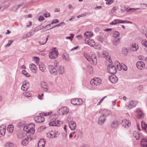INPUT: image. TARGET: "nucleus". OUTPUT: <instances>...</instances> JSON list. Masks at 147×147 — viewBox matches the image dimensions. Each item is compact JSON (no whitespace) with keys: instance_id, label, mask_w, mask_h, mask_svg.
I'll use <instances>...</instances> for the list:
<instances>
[{"instance_id":"obj_1","label":"nucleus","mask_w":147,"mask_h":147,"mask_svg":"<svg viewBox=\"0 0 147 147\" xmlns=\"http://www.w3.org/2000/svg\"><path fill=\"white\" fill-rule=\"evenodd\" d=\"M35 125L34 124L31 123L29 124L28 125H26L24 126L23 128L24 131H27V133L29 134L30 136L31 135H33L35 132Z\"/></svg>"},{"instance_id":"obj_2","label":"nucleus","mask_w":147,"mask_h":147,"mask_svg":"<svg viewBox=\"0 0 147 147\" xmlns=\"http://www.w3.org/2000/svg\"><path fill=\"white\" fill-rule=\"evenodd\" d=\"M69 111V108L67 107H62L58 110V112L61 115L67 114Z\"/></svg>"},{"instance_id":"obj_3","label":"nucleus","mask_w":147,"mask_h":147,"mask_svg":"<svg viewBox=\"0 0 147 147\" xmlns=\"http://www.w3.org/2000/svg\"><path fill=\"white\" fill-rule=\"evenodd\" d=\"M101 82V80L100 78L95 77L91 80L90 83L92 86H97L100 84Z\"/></svg>"},{"instance_id":"obj_4","label":"nucleus","mask_w":147,"mask_h":147,"mask_svg":"<svg viewBox=\"0 0 147 147\" xmlns=\"http://www.w3.org/2000/svg\"><path fill=\"white\" fill-rule=\"evenodd\" d=\"M125 23L132 24V22L130 21H127V20H122L119 19H116L114 20L111 22L110 23V24L116 25L117 24L123 23Z\"/></svg>"},{"instance_id":"obj_5","label":"nucleus","mask_w":147,"mask_h":147,"mask_svg":"<svg viewBox=\"0 0 147 147\" xmlns=\"http://www.w3.org/2000/svg\"><path fill=\"white\" fill-rule=\"evenodd\" d=\"M71 103L75 105H80L83 103V101L81 99L73 98L71 99Z\"/></svg>"},{"instance_id":"obj_6","label":"nucleus","mask_w":147,"mask_h":147,"mask_svg":"<svg viewBox=\"0 0 147 147\" xmlns=\"http://www.w3.org/2000/svg\"><path fill=\"white\" fill-rule=\"evenodd\" d=\"M42 114V113H40V116H36L34 118V120L36 122L38 123H41L44 121L45 119L43 117L41 116Z\"/></svg>"},{"instance_id":"obj_7","label":"nucleus","mask_w":147,"mask_h":147,"mask_svg":"<svg viewBox=\"0 0 147 147\" xmlns=\"http://www.w3.org/2000/svg\"><path fill=\"white\" fill-rule=\"evenodd\" d=\"M108 71L110 73L114 74L116 72L117 69L116 67L112 65H110L108 68Z\"/></svg>"},{"instance_id":"obj_8","label":"nucleus","mask_w":147,"mask_h":147,"mask_svg":"<svg viewBox=\"0 0 147 147\" xmlns=\"http://www.w3.org/2000/svg\"><path fill=\"white\" fill-rule=\"evenodd\" d=\"M6 126L3 124L0 126V137H2L5 134Z\"/></svg>"},{"instance_id":"obj_9","label":"nucleus","mask_w":147,"mask_h":147,"mask_svg":"<svg viewBox=\"0 0 147 147\" xmlns=\"http://www.w3.org/2000/svg\"><path fill=\"white\" fill-rule=\"evenodd\" d=\"M137 67L139 69H143L145 67V64L142 61H138L136 64Z\"/></svg>"},{"instance_id":"obj_10","label":"nucleus","mask_w":147,"mask_h":147,"mask_svg":"<svg viewBox=\"0 0 147 147\" xmlns=\"http://www.w3.org/2000/svg\"><path fill=\"white\" fill-rule=\"evenodd\" d=\"M109 79L110 81L113 84L116 83L118 80L117 78L115 75H113L110 76Z\"/></svg>"},{"instance_id":"obj_11","label":"nucleus","mask_w":147,"mask_h":147,"mask_svg":"<svg viewBox=\"0 0 147 147\" xmlns=\"http://www.w3.org/2000/svg\"><path fill=\"white\" fill-rule=\"evenodd\" d=\"M46 136L49 138H53L55 137V130H51L47 133Z\"/></svg>"},{"instance_id":"obj_12","label":"nucleus","mask_w":147,"mask_h":147,"mask_svg":"<svg viewBox=\"0 0 147 147\" xmlns=\"http://www.w3.org/2000/svg\"><path fill=\"white\" fill-rule=\"evenodd\" d=\"M29 88V83L26 81L24 82L21 89L24 91L27 90Z\"/></svg>"},{"instance_id":"obj_13","label":"nucleus","mask_w":147,"mask_h":147,"mask_svg":"<svg viewBox=\"0 0 147 147\" xmlns=\"http://www.w3.org/2000/svg\"><path fill=\"white\" fill-rule=\"evenodd\" d=\"M49 56L51 59H55V47L53 48L51 50V51L49 54Z\"/></svg>"},{"instance_id":"obj_14","label":"nucleus","mask_w":147,"mask_h":147,"mask_svg":"<svg viewBox=\"0 0 147 147\" xmlns=\"http://www.w3.org/2000/svg\"><path fill=\"white\" fill-rule=\"evenodd\" d=\"M106 118V117L104 116H100L98 119V124L100 125H102L105 121Z\"/></svg>"},{"instance_id":"obj_15","label":"nucleus","mask_w":147,"mask_h":147,"mask_svg":"<svg viewBox=\"0 0 147 147\" xmlns=\"http://www.w3.org/2000/svg\"><path fill=\"white\" fill-rule=\"evenodd\" d=\"M112 114L110 110L104 109L102 111V115L105 117H107L109 115H111Z\"/></svg>"},{"instance_id":"obj_16","label":"nucleus","mask_w":147,"mask_h":147,"mask_svg":"<svg viewBox=\"0 0 147 147\" xmlns=\"http://www.w3.org/2000/svg\"><path fill=\"white\" fill-rule=\"evenodd\" d=\"M135 106V102L134 101L132 100L129 102L128 105L127 106V109H129L134 107Z\"/></svg>"},{"instance_id":"obj_17","label":"nucleus","mask_w":147,"mask_h":147,"mask_svg":"<svg viewBox=\"0 0 147 147\" xmlns=\"http://www.w3.org/2000/svg\"><path fill=\"white\" fill-rule=\"evenodd\" d=\"M91 59L94 65H96L97 63V59L96 55L95 53H93L91 55Z\"/></svg>"},{"instance_id":"obj_18","label":"nucleus","mask_w":147,"mask_h":147,"mask_svg":"<svg viewBox=\"0 0 147 147\" xmlns=\"http://www.w3.org/2000/svg\"><path fill=\"white\" fill-rule=\"evenodd\" d=\"M30 69L34 73H36L37 71V67L35 64H30L29 65Z\"/></svg>"},{"instance_id":"obj_19","label":"nucleus","mask_w":147,"mask_h":147,"mask_svg":"<svg viewBox=\"0 0 147 147\" xmlns=\"http://www.w3.org/2000/svg\"><path fill=\"white\" fill-rule=\"evenodd\" d=\"M69 126L71 130H73L75 129L76 127V124L73 121H71L69 123Z\"/></svg>"},{"instance_id":"obj_20","label":"nucleus","mask_w":147,"mask_h":147,"mask_svg":"<svg viewBox=\"0 0 147 147\" xmlns=\"http://www.w3.org/2000/svg\"><path fill=\"white\" fill-rule=\"evenodd\" d=\"M41 84L43 90L46 91H47L48 90V86L45 82H41Z\"/></svg>"},{"instance_id":"obj_21","label":"nucleus","mask_w":147,"mask_h":147,"mask_svg":"<svg viewBox=\"0 0 147 147\" xmlns=\"http://www.w3.org/2000/svg\"><path fill=\"white\" fill-rule=\"evenodd\" d=\"M45 144V141L44 139H40L38 143V147H44Z\"/></svg>"},{"instance_id":"obj_22","label":"nucleus","mask_w":147,"mask_h":147,"mask_svg":"<svg viewBox=\"0 0 147 147\" xmlns=\"http://www.w3.org/2000/svg\"><path fill=\"white\" fill-rule=\"evenodd\" d=\"M48 68L49 69V71L51 74L55 76V68L54 67L51 65H49Z\"/></svg>"},{"instance_id":"obj_23","label":"nucleus","mask_w":147,"mask_h":147,"mask_svg":"<svg viewBox=\"0 0 147 147\" xmlns=\"http://www.w3.org/2000/svg\"><path fill=\"white\" fill-rule=\"evenodd\" d=\"M30 139V140H32V139L30 136L28 137L27 138L25 139L22 141V144L23 146H25L27 145L28 143V140Z\"/></svg>"},{"instance_id":"obj_24","label":"nucleus","mask_w":147,"mask_h":147,"mask_svg":"<svg viewBox=\"0 0 147 147\" xmlns=\"http://www.w3.org/2000/svg\"><path fill=\"white\" fill-rule=\"evenodd\" d=\"M131 46V47H130V49L134 51H136L138 49V45H136L135 43H132Z\"/></svg>"},{"instance_id":"obj_25","label":"nucleus","mask_w":147,"mask_h":147,"mask_svg":"<svg viewBox=\"0 0 147 147\" xmlns=\"http://www.w3.org/2000/svg\"><path fill=\"white\" fill-rule=\"evenodd\" d=\"M141 145L142 147H147V139H142L141 142Z\"/></svg>"},{"instance_id":"obj_26","label":"nucleus","mask_w":147,"mask_h":147,"mask_svg":"<svg viewBox=\"0 0 147 147\" xmlns=\"http://www.w3.org/2000/svg\"><path fill=\"white\" fill-rule=\"evenodd\" d=\"M102 55L105 58H108L109 59L108 61L110 63H111V61H111L110 59V57L108 55V53L105 51H104L102 52Z\"/></svg>"},{"instance_id":"obj_27","label":"nucleus","mask_w":147,"mask_h":147,"mask_svg":"<svg viewBox=\"0 0 147 147\" xmlns=\"http://www.w3.org/2000/svg\"><path fill=\"white\" fill-rule=\"evenodd\" d=\"M57 71L60 74H63L64 72V68L63 67L60 65L58 68Z\"/></svg>"},{"instance_id":"obj_28","label":"nucleus","mask_w":147,"mask_h":147,"mask_svg":"<svg viewBox=\"0 0 147 147\" xmlns=\"http://www.w3.org/2000/svg\"><path fill=\"white\" fill-rule=\"evenodd\" d=\"M120 124L119 122L117 121H114L111 124V126L113 128H115L118 126Z\"/></svg>"},{"instance_id":"obj_29","label":"nucleus","mask_w":147,"mask_h":147,"mask_svg":"<svg viewBox=\"0 0 147 147\" xmlns=\"http://www.w3.org/2000/svg\"><path fill=\"white\" fill-rule=\"evenodd\" d=\"M84 35L86 38L90 37L92 36L93 33L91 32H86L84 33Z\"/></svg>"},{"instance_id":"obj_30","label":"nucleus","mask_w":147,"mask_h":147,"mask_svg":"<svg viewBox=\"0 0 147 147\" xmlns=\"http://www.w3.org/2000/svg\"><path fill=\"white\" fill-rule=\"evenodd\" d=\"M45 28L44 26H42V25H40L35 28L34 29V32L38 31L44 28Z\"/></svg>"},{"instance_id":"obj_31","label":"nucleus","mask_w":147,"mask_h":147,"mask_svg":"<svg viewBox=\"0 0 147 147\" xmlns=\"http://www.w3.org/2000/svg\"><path fill=\"white\" fill-rule=\"evenodd\" d=\"M14 127L12 125H9L7 127V130L10 133H12L14 130Z\"/></svg>"},{"instance_id":"obj_32","label":"nucleus","mask_w":147,"mask_h":147,"mask_svg":"<svg viewBox=\"0 0 147 147\" xmlns=\"http://www.w3.org/2000/svg\"><path fill=\"white\" fill-rule=\"evenodd\" d=\"M137 111L138 114V118L140 119L143 117L144 114L141 110H138Z\"/></svg>"},{"instance_id":"obj_33","label":"nucleus","mask_w":147,"mask_h":147,"mask_svg":"<svg viewBox=\"0 0 147 147\" xmlns=\"http://www.w3.org/2000/svg\"><path fill=\"white\" fill-rule=\"evenodd\" d=\"M121 40V38H115L113 41V44L116 45L119 44L120 42V40Z\"/></svg>"},{"instance_id":"obj_34","label":"nucleus","mask_w":147,"mask_h":147,"mask_svg":"<svg viewBox=\"0 0 147 147\" xmlns=\"http://www.w3.org/2000/svg\"><path fill=\"white\" fill-rule=\"evenodd\" d=\"M133 135L137 140H139L140 139V136L138 132H137L136 131H134L133 132Z\"/></svg>"},{"instance_id":"obj_35","label":"nucleus","mask_w":147,"mask_h":147,"mask_svg":"<svg viewBox=\"0 0 147 147\" xmlns=\"http://www.w3.org/2000/svg\"><path fill=\"white\" fill-rule=\"evenodd\" d=\"M39 68L40 71H42L44 72L45 70V65L42 63H40L39 64Z\"/></svg>"},{"instance_id":"obj_36","label":"nucleus","mask_w":147,"mask_h":147,"mask_svg":"<svg viewBox=\"0 0 147 147\" xmlns=\"http://www.w3.org/2000/svg\"><path fill=\"white\" fill-rule=\"evenodd\" d=\"M115 64L117 66V69L119 70H121L122 68V66L120 63L118 61H116Z\"/></svg>"},{"instance_id":"obj_37","label":"nucleus","mask_w":147,"mask_h":147,"mask_svg":"<svg viewBox=\"0 0 147 147\" xmlns=\"http://www.w3.org/2000/svg\"><path fill=\"white\" fill-rule=\"evenodd\" d=\"M84 55L86 59L89 61H91V59L90 56L86 53H84Z\"/></svg>"},{"instance_id":"obj_38","label":"nucleus","mask_w":147,"mask_h":147,"mask_svg":"<svg viewBox=\"0 0 147 147\" xmlns=\"http://www.w3.org/2000/svg\"><path fill=\"white\" fill-rule=\"evenodd\" d=\"M63 58L66 61H69V55L68 54L66 53H64L63 55Z\"/></svg>"},{"instance_id":"obj_39","label":"nucleus","mask_w":147,"mask_h":147,"mask_svg":"<svg viewBox=\"0 0 147 147\" xmlns=\"http://www.w3.org/2000/svg\"><path fill=\"white\" fill-rule=\"evenodd\" d=\"M23 95L24 96L26 97H29L31 96L32 94L30 92H25L24 93Z\"/></svg>"},{"instance_id":"obj_40","label":"nucleus","mask_w":147,"mask_h":147,"mask_svg":"<svg viewBox=\"0 0 147 147\" xmlns=\"http://www.w3.org/2000/svg\"><path fill=\"white\" fill-rule=\"evenodd\" d=\"M120 33L117 31L113 32V36L115 37H117L119 36Z\"/></svg>"},{"instance_id":"obj_41","label":"nucleus","mask_w":147,"mask_h":147,"mask_svg":"<svg viewBox=\"0 0 147 147\" xmlns=\"http://www.w3.org/2000/svg\"><path fill=\"white\" fill-rule=\"evenodd\" d=\"M49 125L50 126H55V119L51 121L49 123Z\"/></svg>"},{"instance_id":"obj_42","label":"nucleus","mask_w":147,"mask_h":147,"mask_svg":"<svg viewBox=\"0 0 147 147\" xmlns=\"http://www.w3.org/2000/svg\"><path fill=\"white\" fill-rule=\"evenodd\" d=\"M141 43L144 46L147 48V40H143L141 41Z\"/></svg>"},{"instance_id":"obj_43","label":"nucleus","mask_w":147,"mask_h":147,"mask_svg":"<svg viewBox=\"0 0 147 147\" xmlns=\"http://www.w3.org/2000/svg\"><path fill=\"white\" fill-rule=\"evenodd\" d=\"M22 74L27 77H30V75L27 73L26 70H23L22 71Z\"/></svg>"},{"instance_id":"obj_44","label":"nucleus","mask_w":147,"mask_h":147,"mask_svg":"<svg viewBox=\"0 0 147 147\" xmlns=\"http://www.w3.org/2000/svg\"><path fill=\"white\" fill-rule=\"evenodd\" d=\"M97 40L101 42H103L104 41L103 37L101 36H99L97 38Z\"/></svg>"},{"instance_id":"obj_45","label":"nucleus","mask_w":147,"mask_h":147,"mask_svg":"<svg viewBox=\"0 0 147 147\" xmlns=\"http://www.w3.org/2000/svg\"><path fill=\"white\" fill-rule=\"evenodd\" d=\"M5 147H14V145L12 143H7L5 145Z\"/></svg>"},{"instance_id":"obj_46","label":"nucleus","mask_w":147,"mask_h":147,"mask_svg":"<svg viewBox=\"0 0 147 147\" xmlns=\"http://www.w3.org/2000/svg\"><path fill=\"white\" fill-rule=\"evenodd\" d=\"M141 124L142 128L143 129L145 130L147 127V124L144 122H143V121H142Z\"/></svg>"},{"instance_id":"obj_47","label":"nucleus","mask_w":147,"mask_h":147,"mask_svg":"<svg viewBox=\"0 0 147 147\" xmlns=\"http://www.w3.org/2000/svg\"><path fill=\"white\" fill-rule=\"evenodd\" d=\"M70 36H67L66 37V39H69L71 41L73 39V38L74 37V35L73 34H70Z\"/></svg>"},{"instance_id":"obj_48","label":"nucleus","mask_w":147,"mask_h":147,"mask_svg":"<svg viewBox=\"0 0 147 147\" xmlns=\"http://www.w3.org/2000/svg\"><path fill=\"white\" fill-rule=\"evenodd\" d=\"M45 128V127L44 126H40L38 129V131L39 132H40L42 131Z\"/></svg>"},{"instance_id":"obj_49","label":"nucleus","mask_w":147,"mask_h":147,"mask_svg":"<svg viewBox=\"0 0 147 147\" xmlns=\"http://www.w3.org/2000/svg\"><path fill=\"white\" fill-rule=\"evenodd\" d=\"M88 69L89 70V73L90 74L93 73V69L92 67L90 66H87Z\"/></svg>"},{"instance_id":"obj_50","label":"nucleus","mask_w":147,"mask_h":147,"mask_svg":"<svg viewBox=\"0 0 147 147\" xmlns=\"http://www.w3.org/2000/svg\"><path fill=\"white\" fill-rule=\"evenodd\" d=\"M122 123L123 124V126L125 125V127H126V125L129 122L128 121L126 120V119H124L122 120Z\"/></svg>"},{"instance_id":"obj_51","label":"nucleus","mask_w":147,"mask_h":147,"mask_svg":"<svg viewBox=\"0 0 147 147\" xmlns=\"http://www.w3.org/2000/svg\"><path fill=\"white\" fill-rule=\"evenodd\" d=\"M62 123L61 121L57 120V122L56 121V126H59L61 125L62 124Z\"/></svg>"},{"instance_id":"obj_52","label":"nucleus","mask_w":147,"mask_h":147,"mask_svg":"<svg viewBox=\"0 0 147 147\" xmlns=\"http://www.w3.org/2000/svg\"><path fill=\"white\" fill-rule=\"evenodd\" d=\"M65 24V22H62L59 24L56 25V27L59 26H62Z\"/></svg>"},{"instance_id":"obj_53","label":"nucleus","mask_w":147,"mask_h":147,"mask_svg":"<svg viewBox=\"0 0 147 147\" xmlns=\"http://www.w3.org/2000/svg\"><path fill=\"white\" fill-rule=\"evenodd\" d=\"M55 23V20H54L53 21L51 22V24H47V25H46L45 26H44V28H46V27H49L51 26V24H53Z\"/></svg>"},{"instance_id":"obj_54","label":"nucleus","mask_w":147,"mask_h":147,"mask_svg":"<svg viewBox=\"0 0 147 147\" xmlns=\"http://www.w3.org/2000/svg\"><path fill=\"white\" fill-rule=\"evenodd\" d=\"M123 54L126 55L128 53V51L127 49H124L123 50Z\"/></svg>"},{"instance_id":"obj_55","label":"nucleus","mask_w":147,"mask_h":147,"mask_svg":"<svg viewBox=\"0 0 147 147\" xmlns=\"http://www.w3.org/2000/svg\"><path fill=\"white\" fill-rule=\"evenodd\" d=\"M18 9V8L17 6V5H16L12 8V10L16 12Z\"/></svg>"},{"instance_id":"obj_56","label":"nucleus","mask_w":147,"mask_h":147,"mask_svg":"<svg viewBox=\"0 0 147 147\" xmlns=\"http://www.w3.org/2000/svg\"><path fill=\"white\" fill-rule=\"evenodd\" d=\"M140 9V8H130L128 10V11H132L133 10H137Z\"/></svg>"},{"instance_id":"obj_57","label":"nucleus","mask_w":147,"mask_h":147,"mask_svg":"<svg viewBox=\"0 0 147 147\" xmlns=\"http://www.w3.org/2000/svg\"><path fill=\"white\" fill-rule=\"evenodd\" d=\"M49 37V36H48L46 38V40L44 42H43V43L41 42V41H39V42L41 45H43L45 44L46 43L47 41L48 40V38Z\"/></svg>"},{"instance_id":"obj_58","label":"nucleus","mask_w":147,"mask_h":147,"mask_svg":"<svg viewBox=\"0 0 147 147\" xmlns=\"http://www.w3.org/2000/svg\"><path fill=\"white\" fill-rule=\"evenodd\" d=\"M18 137L19 138H22L24 137L23 136V135L22 134H19L17 135Z\"/></svg>"},{"instance_id":"obj_59","label":"nucleus","mask_w":147,"mask_h":147,"mask_svg":"<svg viewBox=\"0 0 147 147\" xmlns=\"http://www.w3.org/2000/svg\"><path fill=\"white\" fill-rule=\"evenodd\" d=\"M44 18L42 16H40L38 18V20L39 21H41L44 19Z\"/></svg>"},{"instance_id":"obj_60","label":"nucleus","mask_w":147,"mask_h":147,"mask_svg":"<svg viewBox=\"0 0 147 147\" xmlns=\"http://www.w3.org/2000/svg\"><path fill=\"white\" fill-rule=\"evenodd\" d=\"M33 33H32V32H30L29 33H27V34L28 35V37H30L32 36L33 35Z\"/></svg>"},{"instance_id":"obj_61","label":"nucleus","mask_w":147,"mask_h":147,"mask_svg":"<svg viewBox=\"0 0 147 147\" xmlns=\"http://www.w3.org/2000/svg\"><path fill=\"white\" fill-rule=\"evenodd\" d=\"M44 15L45 17L47 18L49 16V13L47 12L45 13Z\"/></svg>"},{"instance_id":"obj_62","label":"nucleus","mask_w":147,"mask_h":147,"mask_svg":"<svg viewBox=\"0 0 147 147\" xmlns=\"http://www.w3.org/2000/svg\"><path fill=\"white\" fill-rule=\"evenodd\" d=\"M34 58L35 59V60H36V62L38 63V62L39 61V59L38 57H34Z\"/></svg>"},{"instance_id":"obj_63","label":"nucleus","mask_w":147,"mask_h":147,"mask_svg":"<svg viewBox=\"0 0 147 147\" xmlns=\"http://www.w3.org/2000/svg\"><path fill=\"white\" fill-rule=\"evenodd\" d=\"M138 58L140 60H142L144 58V57L142 55H140L138 57Z\"/></svg>"},{"instance_id":"obj_64","label":"nucleus","mask_w":147,"mask_h":147,"mask_svg":"<svg viewBox=\"0 0 147 147\" xmlns=\"http://www.w3.org/2000/svg\"><path fill=\"white\" fill-rule=\"evenodd\" d=\"M27 37H28V35L27 34H26L23 36L22 37V38H26Z\"/></svg>"}]
</instances>
